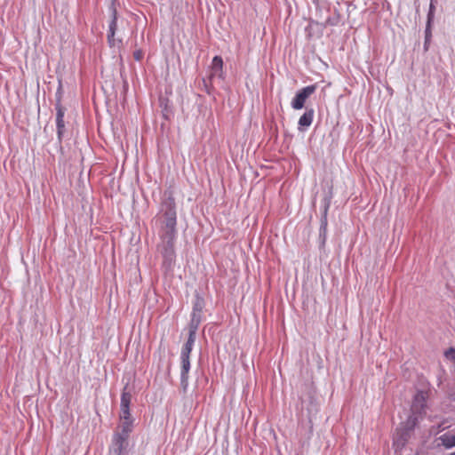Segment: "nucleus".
Returning a JSON list of instances; mask_svg holds the SVG:
<instances>
[{"instance_id": "19", "label": "nucleus", "mask_w": 455, "mask_h": 455, "mask_svg": "<svg viewBox=\"0 0 455 455\" xmlns=\"http://www.w3.org/2000/svg\"><path fill=\"white\" fill-rule=\"evenodd\" d=\"M204 307V299L199 296L196 295L195 301L193 303V310L192 312H203V308Z\"/></svg>"}, {"instance_id": "20", "label": "nucleus", "mask_w": 455, "mask_h": 455, "mask_svg": "<svg viewBox=\"0 0 455 455\" xmlns=\"http://www.w3.org/2000/svg\"><path fill=\"white\" fill-rule=\"evenodd\" d=\"M424 403H425V397H424L423 393H418L415 395L414 403L412 404V410L417 411L419 406L420 407V409L424 408V406H425Z\"/></svg>"}, {"instance_id": "7", "label": "nucleus", "mask_w": 455, "mask_h": 455, "mask_svg": "<svg viewBox=\"0 0 455 455\" xmlns=\"http://www.w3.org/2000/svg\"><path fill=\"white\" fill-rule=\"evenodd\" d=\"M117 12L115 8L112 9V19L108 26V42L110 47H114L122 43L121 40L115 39L116 30L117 28Z\"/></svg>"}, {"instance_id": "2", "label": "nucleus", "mask_w": 455, "mask_h": 455, "mask_svg": "<svg viewBox=\"0 0 455 455\" xmlns=\"http://www.w3.org/2000/svg\"><path fill=\"white\" fill-rule=\"evenodd\" d=\"M161 242L157 250L163 258L162 266L165 270L173 268L176 261L174 243L177 233L159 232Z\"/></svg>"}, {"instance_id": "28", "label": "nucleus", "mask_w": 455, "mask_h": 455, "mask_svg": "<svg viewBox=\"0 0 455 455\" xmlns=\"http://www.w3.org/2000/svg\"><path fill=\"white\" fill-rule=\"evenodd\" d=\"M312 2H313L316 6H318V5H319V2H320V0H312Z\"/></svg>"}, {"instance_id": "15", "label": "nucleus", "mask_w": 455, "mask_h": 455, "mask_svg": "<svg viewBox=\"0 0 455 455\" xmlns=\"http://www.w3.org/2000/svg\"><path fill=\"white\" fill-rule=\"evenodd\" d=\"M314 118V109H307L306 112L299 117V125L308 127L311 125Z\"/></svg>"}, {"instance_id": "18", "label": "nucleus", "mask_w": 455, "mask_h": 455, "mask_svg": "<svg viewBox=\"0 0 455 455\" xmlns=\"http://www.w3.org/2000/svg\"><path fill=\"white\" fill-rule=\"evenodd\" d=\"M418 422L417 417L411 415L408 417L407 420L401 426L403 428L409 430L411 432L413 431Z\"/></svg>"}, {"instance_id": "11", "label": "nucleus", "mask_w": 455, "mask_h": 455, "mask_svg": "<svg viewBox=\"0 0 455 455\" xmlns=\"http://www.w3.org/2000/svg\"><path fill=\"white\" fill-rule=\"evenodd\" d=\"M328 209H329V204H326L324 206L323 214L321 217V224H320V228H319V241H320L321 246H323L325 244V241H326Z\"/></svg>"}, {"instance_id": "1", "label": "nucleus", "mask_w": 455, "mask_h": 455, "mask_svg": "<svg viewBox=\"0 0 455 455\" xmlns=\"http://www.w3.org/2000/svg\"><path fill=\"white\" fill-rule=\"evenodd\" d=\"M160 232L177 233V212L172 192L165 191L160 205Z\"/></svg>"}, {"instance_id": "13", "label": "nucleus", "mask_w": 455, "mask_h": 455, "mask_svg": "<svg viewBox=\"0 0 455 455\" xmlns=\"http://www.w3.org/2000/svg\"><path fill=\"white\" fill-rule=\"evenodd\" d=\"M212 73L210 77L213 76L222 77L223 60L220 56H215L212 61Z\"/></svg>"}, {"instance_id": "5", "label": "nucleus", "mask_w": 455, "mask_h": 455, "mask_svg": "<svg viewBox=\"0 0 455 455\" xmlns=\"http://www.w3.org/2000/svg\"><path fill=\"white\" fill-rule=\"evenodd\" d=\"M120 419H121V424H120L119 427H120L121 431L116 432L114 435L113 439L118 440V437H120V438L124 439V442H128L129 435L132 431L133 419L131 417V413H129V415H127V417H124V414L120 413Z\"/></svg>"}, {"instance_id": "8", "label": "nucleus", "mask_w": 455, "mask_h": 455, "mask_svg": "<svg viewBox=\"0 0 455 455\" xmlns=\"http://www.w3.org/2000/svg\"><path fill=\"white\" fill-rule=\"evenodd\" d=\"M132 396V389L126 385L122 391L120 402V413H123L124 417H127L130 413Z\"/></svg>"}, {"instance_id": "14", "label": "nucleus", "mask_w": 455, "mask_h": 455, "mask_svg": "<svg viewBox=\"0 0 455 455\" xmlns=\"http://www.w3.org/2000/svg\"><path fill=\"white\" fill-rule=\"evenodd\" d=\"M196 341V337L188 336L186 343L183 345L180 351V358L190 359V354Z\"/></svg>"}, {"instance_id": "24", "label": "nucleus", "mask_w": 455, "mask_h": 455, "mask_svg": "<svg viewBox=\"0 0 455 455\" xmlns=\"http://www.w3.org/2000/svg\"><path fill=\"white\" fill-rule=\"evenodd\" d=\"M143 56H144V52L142 50L139 49V50H136L134 52H133V58L135 60L137 61H140L142 59H143Z\"/></svg>"}, {"instance_id": "17", "label": "nucleus", "mask_w": 455, "mask_h": 455, "mask_svg": "<svg viewBox=\"0 0 455 455\" xmlns=\"http://www.w3.org/2000/svg\"><path fill=\"white\" fill-rule=\"evenodd\" d=\"M159 104L162 108L163 116H164L165 119H168L169 116L172 113V110H171L170 105H169V100L167 98L160 97Z\"/></svg>"}, {"instance_id": "12", "label": "nucleus", "mask_w": 455, "mask_h": 455, "mask_svg": "<svg viewBox=\"0 0 455 455\" xmlns=\"http://www.w3.org/2000/svg\"><path fill=\"white\" fill-rule=\"evenodd\" d=\"M411 432L400 427L396 430V435L394 438V445L402 448L407 443Z\"/></svg>"}, {"instance_id": "27", "label": "nucleus", "mask_w": 455, "mask_h": 455, "mask_svg": "<svg viewBox=\"0 0 455 455\" xmlns=\"http://www.w3.org/2000/svg\"><path fill=\"white\" fill-rule=\"evenodd\" d=\"M448 427L445 426V423L443 422L441 423L440 425H438V432H442L443 431L444 429H446Z\"/></svg>"}, {"instance_id": "25", "label": "nucleus", "mask_w": 455, "mask_h": 455, "mask_svg": "<svg viewBox=\"0 0 455 455\" xmlns=\"http://www.w3.org/2000/svg\"><path fill=\"white\" fill-rule=\"evenodd\" d=\"M445 355L446 357L450 358L451 360L454 361L455 362V348L454 347H450L446 352H445Z\"/></svg>"}, {"instance_id": "16", "label": "nucleus", "mask_w": 455, "mask_h": 455, "mask_svg": "<svg viewBox=\"0 0 455 455\" xmlns=\"http://www.w3.org/2000/svg\"><path fill=\"white\" fill-rule=\"evenodd\" d=\"M431 39H432V24H430V21H427L426 29H425V42H424V45H423L424 52H427L429 50Z\"/></svg>"}, {"instance_id": "9", "label": "nucleus", "mask_w": 455, "mask_h": 455, "mask_svg": "<svg viewBox=\"0 0 455 455\" xmlns=\"http://www.w3.org/2000/svg\"><path fill=\"white\" fill-rule=\"evenodd\" d=\"M437 446H443L446 449L455 447V427L449 430L436 438Z\"/></svg>"}, {"instance_id": "26", "label": "nucleus", "mask_w": 455, "mask_h": 455, "mask_svg": "<svg viewBox=\"0 0 455 455\" xmlns=\"http://www.w3.org/2000/svg\"><path fill=\"white\" fill-rule=\"evenodd\" d=\"M191 319L197 321L201 323L202 321V312H192L191 313Z\"/></svg>"}, {"instance_id": "10", "label": "nucleus", "mask_w": 455, "mask_h": 455, "mask_svg": "<svg viewBox=\"0 0 455 455\" xmlns=\"http://www.w3.org/2000/svg\"><path fill=\"white\" fill-rule=\"evenodd\" d=\"M127 446L128 442H124L123 438L118 437V440L112 439L109 455H127Z\"/></svg>"}, {"instance_id": "23", "label": "nucleus", "mask_w": 455, "mask_h": 455, "mask_svg": "<svg viewBox=\"0 0 455 455\" xmlns=\"http://www.w3.org/2000/svg\"><path fill=\"white\" fill-rule=\"evenodd\" d=\"M434 12H435L434 0H431L430 5H429V11L427 13V21H430V24H432V22L434 20Z\"/></svg>"}, {"instance_id": "3", "label": "nucleus", "mask_w": 455, "mask_h": 455, "mask_svg": "<svg viewBox=\"0 0 455 455\" xmlns=\"http://www.w3.org/2000/svg\"><path fill=\"white\" fill-rule=\"evenodd\" d=\"M316 89V84H311L298 91L295 97L291 100V108L297 110L303 108L307 99L315 93Z\"/></svg>"}, {"instance_id": "21", "label": "nucleus", "mask_w": 455, "mask_h": 455, "mask_svg": "<svg viewBox=\"0 0 455 455\" xmlns=\"http://www.w3.org/2000/svg\"><path fill=\"white\" fill-rule=\"evenodd\" d=\"M340 15L338 11H335V14L332 17H329L323 23L324 27L327 26H337L339 23Z\"/></svg>"}, {"instance_id": "6", "label": "nucleus", "mask_w": 455, "mask_h": 455, "mask_svg": "<svg viewBox=\"0 0 455 455\" xmlns=\"http://www.w3.org/2000/svg\"><path fill=\"white\" fill-rule=\"evenodd\" d=\"M190 369V359L180 358V387L184 393L187 392L188 387Z\"/></svg>"}, {"instance_id": "4", "label": "nucleus", "mask_w": 455, "mask_h": 455, "mask_svg": "<svg viewBox=\"0 0 455 455\" xmlns=\"http://www.w3.org/2000/svg\"><path fill=\"white\" fill-rule=\"evenodd\" d=\"M55 109H56V128H57V137L58 141L60 144H61L64 132H65V122H64V116L66 108L61 105L60 98L57 99L56 104H55Z\"/></svg>"}, {"instance_id": "22", "label": "nucleus", "mask_w": 455, "mask_h": 455, "mask_svg": "<svg viewBox=\"0 0 455 455\" xmlns=\"http://www.w3.org/2000/svg\"><path fill=\"white\" fill-rule=\"evenodd\" d=\"M199 325V322L190 319L188 324V336L196 337V331L198 330Z\"/></svg>"}]
</instances>
